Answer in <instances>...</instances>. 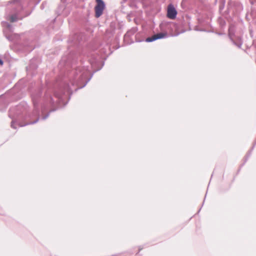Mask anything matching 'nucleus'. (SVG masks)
<instances>
[{"label": "nucleus", "mask_w": 256, "mask_h": 256, "mask_svg": "<svg viewBox=\"0 0 256 256\" xmlns=\"http://www.w3.org/2000/svg\"><path fill=\"white\" fill-rule=\"evenodd\" d=\"M90 72L86 68H78L74 72V78L71 84L76 86H78L74 90L84 88L86 84L90 81V78H88L84 85L81 86L80 83L86 80Z\"/></svg>", "instance_id": "obj_1"}, {"label": "nucleus", "mask_w": 256, "mask_h": 256, "mask_svg": "<svg viewBox=\"0 0 256 256\" xmlns=\"http://www.w3.org/2000/svg\"><path fill=\"white\" fill-rule=\"evenodd\" d=\"M22 10V0H13L7 6L6 18L12 22L16 21L17 14Z\"/></svg>", "instance_id": "obj_2"}, {"label": "nucleus", "mask_w": 256, "mask_h": 256, "mask_svg": "<svg viewBox=\"0 0 256 256\" xmlns=\"http://www.w3.org/2000/svg\"><path fill=\"white\" fill-rule=\"evenodd\" d=\"M96 5L95 6L96 16L99 18L103 12L105 8V4L102 0H96Z\"/></svg>", "instance_id": "obj_3"}, {"label": "nucleus", "mask_w": 256, "mask_h": 256, "mask_svg": "<svg viewBox=\"0 0 256 256\" xmlns=\"http://www.w3.org/2000/svg\"><path fill=\"white\" fill-rule=\"evenodd\" d=\"M168 37V34L166 32H160L148 38L146 40V42H152L156 40L166 38Z\"/></svg>", "instance_id": "obj_4"}, {"label": "nucleus", "mask_w": 256, "mask_h": 256, "mask_svg": "<svg viewBox=\"0 0 256 256\" xmlns=\"http://www.w3.org/2000/svg\"><path fill=\"white\" fill-rule=\"evenodd\" d=\"M229 37L231 40L232 42L238 48H240L242 45V42L240 38H238V42H235V39L234 38V29L232 28H229Z\"/></svg>", "instance_id": "obj_5"}, {"label": "nucleus", "mask_w": 256, "mask_h": 256, "mask_svg": "<svg viewBox=\"0 0 256 256\" xmlns=\"http://www.w3.org/2000/svg\"><path fill=\"white\" fill-rule=\"evenodd\" d=\"M177 14V12L172 4H170L168 8L167 16L170 19H174L176 18Z\"/></svg>", "instance_id": "obj_6"}, {"label": "nucleus", "mask_w": 256, "mask_h": 256, "mask_svg": "<svg viewBox=\"0 0 256 256\" xmlns=\"http://www.w3.org/2000/svg\"><path fill=\"white\" fill-rule=\"evenodd\" d=\"M2 26L4 28V31L6 32V29H8L10 30H11L12 26L10 24H9L7 22H2Z\"/></svg>", "instance_id": "obj_7"}, {"label": "nucleus", "mask_w": 256, "mask_h": 256, "mask_svg": "<svg viewBox=\"0 0 256 256\" xmlns=\"http://www.w3.org/2000/svg\"><path fill=\"white\" fill-rule=\"evenodd\" d=\"M56 96L57 97L58 99V102L60 103L61 102L63 101V96H60L58 94H56Z\"/></svg>", "instance_id": "obj_8"}, {"label": "nucleus", "mask_w": 256, "mask_h": 256, "mask_svg": "<svg viewBox=\"0 0 256 256\" xmlns=\"http://www.w3.org/2000/svg\"><path fill=\"white\" fill-rule=\"evenodd\" d=\"M38 120V118L36 121H34V122H30V123H29V124H24V126H26V125H27V124H35V123H36ZM23 126V125L20 126Z\"/></svg>", "instance_id": "obj_9"}, {"label": "nucleus", "mask_w": 256, "mask_h": 256, "mask_svg": "<svg viewBox=\"0 0 256 256\" xmlns=\"http://www.w3.org/2000/svg\"><path fill=\"white\" fill-rule=\"evenodd\" d=\"M11 126L14 128H16L15 127V122H12V124H11Z\"/></svg>", "instance_id": "obj_10"}, {"label": "nucleus", "mask_w": 256, "mask_h": 256, "mask_svg": "<svg viewBox=\"0 0 256 256\" xmlns=\"http://www.w3.org/2000/svg\"><path fill=\"white\" fill-rule=\"evenodd\" d=\"M48 115H49V114H46V116H44V117L42 118V119H43V120H45V119H46V118L48 116Z\"/></svg>", "instance_id": "obj_11"}, {"label": "nucleus", "mask_w": 256, "mask_h": 256, "mask_svg": "<svg viewBox=\"0 0 256 256\" xmlns=\"http://www.w3.org/2000/svg\"><path fill=\"white\" fill-rule=\"evenodd\" d=\"M2 64H3L2 60L0 59V64L2 65Z\"/></svg>", "instance_id": "obj_12"}]
</instances>
